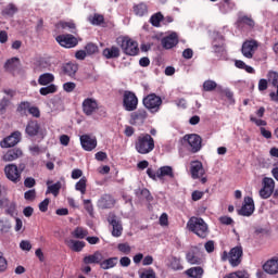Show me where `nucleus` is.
I'll list each match as a JSON object with an SVG mask.
<instances>
[{
    "instance_id": "1",
    "label": "nucleus",
    "mask_w": 278,
    "mask_h": 278,
    "mask_svg": "<svg viewBox=\"0 0 278 278\" xmlns=\"http://www.w3.org/2000/svg\"><path fill=\"white\" fill-rule=\"evenodd\" d=\"M135 149L140 155H147L155 149V140L149 134L140 135L135 141Z\"/></svg>"
},
{
    "instance_id": "2",
    "label": "nucleus",
    "mask_w": 278,
    "mask_h": 278,
    "mask_svg": "<svg viewBox=\"0 0 278 278\" xmlns=\"http://www.w3.org/2000/svg\"><path fill=\"white\" fill-rule=\"evenodd\" d=\"M189 231L195 233L198 238H207L210 233V228L207 227V223L203 220L201 217H191L187 224Z\"/></svg>"
},
{
    "instance_id": "3",
    "label": "nucleus",
    "mask_w": 278,
    "mask_h": 278,
    "mask_svg": "<svg viewBox=\"0 0 278 278\" xmlns=\"http://www.w3.org/2000/svg\"><path fill=\"white\" fill-rule=\"evenodd\" d=\"M242 254H243L242 247L237 245L232 248L229 253H227V251H224L222 255V260L224 262H227L228 260L231 266H240V264L242 263Z\"/></svg>"
},
{
    "instance_id": "4",
    "label": "nucleus",
    "mask_w": 278,
    "mask_h": 278,
    "mask_svg": "<svg viewBox=\"0 0 278 278\" xmlns=\"http://www.w3.org/2000/svg\"><path fill=\"white\" fill-rule=\"evenodd\" d=\"M117 45L126 55H136L140 51L138 42L131 40L129 37H118Z\"/></svg>"
},
{
    "instance_id": "5",
    "label": "nucleus",
    "mask_w": 278,
    "mask_h": 278,
    "mask_svg": "<svg viewBox=\"0 0 278 278\" xmlns=\"http://www.w3.org/2000/svg\"><path fill=\"white\" fill-rule=\"evenodd\" d=\"M143 105L151 114H156V112H160V108H162V98L155 93H150L143 98Z\"/></svg>"
},
{
    "instance_id": "6",
    "label": "nucleus",
    "mask_w": 278,
    "mask_h": 278,
    "mask_svg": "<svg viewBox=\"0 0 278 278\" xmlns=\"http://www.w3.org/2000/svg\"><path fill=\"white\" fill-rule=\"evenodd\" d=\"M25 166L20 165L16 166L15 164H9L4 167V175L9 181H12V184H18L21 181V175H23V169Z\"/></svg>"
},
{
    "instance_id": "7",
    "label": "nucleus",
    "mask_w": 278,
    "mask_h": 278,
    "mask_svg": "<svg viewBox=\"0 0 278 278\" xmlns=\"http://www.w3.org/2000/svg\"><path fill=\"white\" fill-rule=\"evenodd\" d=\"M123 106L126 112H134L138 109V97L132 91H124Z\"/></svg>"
},
{
    "instance_id": "8",
    "label": "nucleus",
    "mask_w": 278,
    "mask_h": 278,
    "mask_svg": "<svg viewBox=\"0 0 278 278\" xmlns=\"http://www.w3.org/2000/svg\"><path fill=\"white\" fill-rule=\"evenodd\" d=\"M275 192V180L273 178L265 177L263 179V187L260 190L261 199H270Z\"/></svg>"
},
{
    "instance_id": "9",
    "label": "nucleus",
    "mask_w": 278,
    "mask_h": 278,
    "mask_svg": "<svg viewBox=\"0 0 278 278\" xmlns=\"http://www.w3.org/2000/svg\"><path fill=\"white\" fill-rule=\"evenodd\" d=\"M108 223L112 226V236L115 238L123 236V223L114 213L109 214Z\"/></svg>"
},
{
    "instance_id": "10",
    "label": "nucleus",
    "mask_w": 278,
    "mask_h": 278,
    "mask_svg": "<svg viewBox=\"0 0 278 278\" xmlns=\"http://www.w3.org/2000/svg\"><path fill=\"white\" fill-rule=\"evenodd\" d=\"M184 140H186L190 147L191 153H199L201 151V144L203 142V139H201V136L192 134V135H186L184 137Z\"/></svg>"
},
{
    "instance_id": "11",
    "label": "nucleus",
    "mask_w": 278,
    "mask_h": 278,
    "mask_svg": "<svg viewBox=\"0 0 278 278\" xmlns=\"http://www.w3.org/2000/svg\"><path fill=\"white\" fill-rule=\"evenodd\" d=\"M253 212H255V202L253 198L245 197L241 208L238 211L239 216H253Z\"/></svg>"
},
{
    "instance_id": "12",
    "label": "nucleus",
    "mask_w": 278,
    "mask_h": 278,
    "mask_svg": "<svg viewBox=\"0 0 278 278\" xmlns=\"http://www.w3.org/2000/svg\"><path fill=\"white\" fill-rule=\"evenodd\" d=\"M257 47H260L257 41L248 40L243 42L241 53L244 58H248V60H251L253 55H255V51H257Z\"/></svg>"
},
{
    "instance_id": "13",
    "label": "nucleus",
    "mask_w": 278,
    "mask_h": 278,
    "mask_svg": "<svg viewBox=\"0 0 278 278\" xmlns=\"http://www.w3.org/2000/svg\"><path fill=\"white\" fill-rule=\"evenodd\" d=\"M203 257V252L199 247L194 245L186 255V260L189 264H201Z\"/></svg>"
},
{
    "instance_id": "14",
    "label": "nucleus",
    "mask_w": 278,
    "mask_h": 278,
    "mask_svg": "<svg viewBox=\"0 0 278 278\" xmlns=\"http://www.w3.org/2000/svg\"><path fill=\"white\" fill-rule=\"evenodd\" d=\"M56 42L65 49H73V47H77L78 43L77 38L73 35H60L56 37Z\"/></svg>"
},
{
    "instance_id": "15",
    "label": "nucleus",
    "mask_w": 278,
    "mask_h": 278,
    "mask_svg": "<svg viewBox=\"0 0 278 278\" xmlns=\"http://www.w3.org/2000/svg\"><path fill=\"white\" fill-rule=\"evenodd\" d=\"M21 142V131H14L9 137L4 138L0 146L2 149H10L12 147H16L17 143Z\"/></svg>"
},
{
    "instance_id": "16",
    "label": "nucleus",
    "mask_w": 278,
    "mask_h": 278,
    "mask_svg": "<svg viewBox=\"0 0 278 278\" xmlns=\"http://www.w3.org/2000/svg\"><path fill=\"white\" fill-rule=\"evenodd\" d=\"M99 110V103L94 98H87L83 101V112L86 116H92Z\"/></svg>"
},
{
    "instance_id": "17",
    "label": "nucleus",
    "mask_w": 278,
    "mask_h": 278,
    "mask_svg": "<svg viewBox=\"0 0 278 278\" xmlns=\"http://www.w3.org/2000/svg\"><path fill=\"white\" fill-rule=\"evenodd\" d=\"M190 173L192 179H201V177L205 175V168L203 167V163H201V161H191Z\"/></svg>"
},
{
    "instance_id": "18",
    "label": "nucleus",
    "mask_w": 278,
    "mask_h": 278,
    "mask_svg": "<svg viewBox=\"0 0 278 278\" xmlns=\"http://www.w3.org/2000/svg\"><path fill=\"white\" fill-rule=\"evenodd\" d=\"M166 178L175 179V172L173 170V167L168 165L162 166L157 169V179H160L162 184L166 182Z\"/></svg>"
},
{
    "instance_id": "19",
    "label": "nucleus",
    "mask_w": 278,
    "mask_h": 278,
    "mask_svg": "<svg viewBox=\"0 0 278 278\" xmlns=\"http://www.w3.org/2000/svg\"><path fill=\"white\" fill-rule=\"evenodd\" d=\"M80 144L84 151H93V149H97V137L83 135L80 136Z\"/></svg>"
},
{
    "instance_id": "20",
    "label": "nucleus",
    "mask_w": 278,
    "mask_h": 278,
    "mask_svg": "<svg viewBox=\"0 0 278 278\" xmlns=\"http://www.w3.org/2000/svg\"><path fill=\"white\" fill-rule=\"evenodd\" d=\"M148 116L149 114L143 109L132 112L130 115V125H144Z\"/></svg>"
},
{
    "instance_id": "21",
    "label": "nucleus",
    "mask_w": 278,
    "mask_h": 278,
    "mask_svg": "<svg viewBox=\"0 0 278 278\" xmlns=\"http://www.w3.org/2000/svg\"><path fill=\"white\" fill-rule=\"evenodd\" d=\"M263 270L267 273V275H278V257L275 256L266 261L263 265Z\"/></svg>"
},
{
    "instance_id": "22",
    "label": "nucleus",
    "mask_w": 278,
    "mask_h": 278,
    "mask_svg": "<svg viewBox=\"0 0 278 278\" xmlns=\"http://www.w3.org/2000/svg\"><path fill=\"white\" fill-rule=\"evenodd\" d=\"M116 203V200L110 194H104L98 200V207L100 210H112Z\"/></svg>"
},
{
    "instance_id": "23",
    "label": "nucleus",
    "mask_w": 278,
    "mask_h": 278,
    "mask_svg": "<svg viewBox=\"0 0 278 278\" xmlns=\"http://www.w3.org/2000/svg\"><path fill=\"white\" fill-rule=\"evenodd\" d=\"M268 81L270 85H273L275 88H277L276 92H270L269 97L271 101H275L278 103V73L277 72H269L268 73Z\"/></svg>"
},
{
    "instance_id": "24",
    "label": "nucleus",
    "mask_w": 278,
    "mask_h": 278,
    "mask_svg": "<svg viewBox=\"0 0 278 278\" xmlns=\"http://www.w3.org/2000/svg\"><path fill=\"white\" fill-rule=\"evenodd\" d=\"M162 47L164 49H173V47H177L179 43V38L177 37V33H173L162 39Z\"/></svg>"
},
{
    "instance_id": "25",
    "label": "nucleus",
    "mask_w": 278,
    "mask_h": 278,
    "mask_svg": "<svg viewBox=\"0 0 278 278\" xmlns=\"http://www.w3.org/2000/svg\"><path fill=\"white\" fill-rule=\"evenodd\" d=\"M38 131H40V124H38V121H29L25 129L27 136H38Z\"/></svg>"
},
{
    "instance_id": "26",
    "label": "nucleus",
    "mask_w": 278,
    "mask_h": 278,
    "mask_svg": "<svg viewBox=\"0 0 278 278\" xmlns=\"http://www.w3.org/2000/svg\"><path fill=\"white\" fill-rule=\"evenodd\" d=\"M20 65L21 60L18 58H11L7 60V62L4 63V71H7L8 73H14V71H16V68H18Z\"/></svg>"
},
{
    "instance_id": "27",
    "label": "nucleus",
    "mask_w": 278,
    "mask_h": 278,
    "mask_svg": "<svg viewBox=\"0 0 278 278\" xmlns=\"http://www.w3.org/2000/svg\"><path fill=\"white\" fill-rule=\"evenodd\" d=\"M103 55L106 60H114L116 58H121V49L116 46H112L111 48H105L103 50Z\"/></svg>"
},
{
    "instance_id": "28",
    "label": "nucleus",
    "mask_w": 278,
    "mask_h": 278,
    "mask_svg": "<svg viewBox=\"0 0 278 278\" xmlns=\"http://www.w3.org/2000/svg\"><path fill=\"white\" fill-rule=\"evenodd\" d=\"M51 184H53V180L47 181L48 189L46 194H53V197H58V194H60V190H62V182L58 181L53 185Z\"/></svg>"
},
{
    "instance_id": "29",
    "label": "nucleus",
    "mask_w": 278,
    "mask_h": 278,
    "mask_svg": "<svg viewBox=\"0 0 278 278\" xmlns=\"http://www.w3.org/2000/svg\"><path fill=\"white\" fill-rule=\"evenodd\" d=\"M23 155V151L21 149H12L9 150L4 155H3V161L4 162H14V160H18Z\"/></svg>"
},
{
    "instance_id": "30",
    "label": "nucleus",
    "mask_w": 278,
    "mask_h": 278,
    "mask_svg": "<svg viewBox=\"0 0 278 278\" xmlns=\"http://www.w3.org/2000/svg\"><path fill=\"white\" fill-rule=\"evenodd\" d=\"M55 81V76L51 73L41 74L38 78L39 86H49V84H53Z\"/></svg>"
},
{
    "instance_id": "31",
    "label": "nucleus",
    "mask_w": 278,
    "mask_h": 278,
    "mask_svg": "<svg viewBox=\"0 0 278 278\" xmlns=\"http://www.w3.org/2000/svg\"><path fill=\"white\" fill-rule=\"evenodd\" d=\"M79 67L77 66V64L74 63H66L62 67L63 73L65 75H68V77H75V73H77Z\"/></svg>"
},
{
    "instance_id": "32",
    "label": "nucleus",
    "mask_w": 278,
    "mask_h": 278,
    "mask_svg": "<svg viewBox=\"0 0 278 278\" xmlns=\"http://www.w3.org/2000/svg\"><path fill=\"white\" fill-rule=\"evenodd\" d=\"M134 12L136 16H146V14H149V7L147 3L141 2L134 7Z\"/></svg>"
},
{
    "instance_id": "33",
    "label": "nucleus",
    "mask_w": 278,
    "mask_h": 278,
    "mask_svg": "<svg viewBox=\"0 0 278 278\" xmlns=\"http://www.w3.org/2000/svg\"><path fill=\"white\" fill-rule=\"evenodd\" d=\"M116 262H118V257H111V258L102 261L100 263V267L103 270H110V268H114V266H116Z\"/></svg>"
},
{
    "instance_id": "34",
    "label": "nucleus",
    "mask_w": 278,
    "mask_h": 278,
    "mask_svg": "<svg viewBox=\"0 0 278 278\" xmlns=\"http://www.w3.org/2000/svg\"><path fill=\"white\" fill-rule=\"evenodd\" d=\"M18 12V8L14 3H9L4 9L2 10V16H14Z\"/></svg>"
},
{
    "instance_id": "35",
    "label": "nucleus",
    "mask_w": 278,
    "mask_h": 278,
    "mask_svg": "<svg viewBox=\"0 0 278 278\" xmlns=\"http://www.w3.org/2000/svg\"><path fill=\"white\" fill-rule=\"evenodd\" d=\"M73 238H77L78 240H84V238H87L88 236V230L84 227H76L72 231Z\"/></svg>"
},
{
    "instance_id": "36",
    "label": "nucleus",
    "mask_w": 278,
    "mask_h": 278,
    "mask_svg": "<svg viewBox=\"0 0 278 278\" xmlns=\"http://www.w3.org/2000/svg\"><path fill=\"white\" fill-rule=\"evenodd\" d=\"M218 40V42H216V40L213 41V49L215 53H217V55H220V53L225 51V41L223 39V36H219Z\"/></svg>"
},
{
    "instance_id": "37",
    "label": "nucleus",
    "mask_w": 278,
    "mask_h": 278,
    "mask_svg": "<svg viewBox=\"0 0 278 278\" xmlns=\"http://www.w3.org/2000/svg\"><path fill=\"white\" fill-rule=\"evenodd\" d=\"M186 274L188 275V277L191 278H202L203 269L202 267H191L186 271Z\"/></svg>"
},
{
    "instance_id": "38",
    "label": "nucleus",
    "mask_w": 278,
    "mask_h": 278,
    "mask_svg": "<svg viewBox=\"0 0 278 278\" xmlns=\"http://www.w3.org/2000/svg\"><path fill=\"white\" fill-rule=\"evenodd\" d=\"M84 262L85 264H99V262H101V253L96 252L91 255L85 256Z\"/></svg>"
},
{
    "instance_id": "39",
    "label": "nucleus",
    "mask_w": 278,
    "mask_h": 278,
    "mask_svg": "<svg viewBox=\"0 0 278 278\" xmlns=\"http://www.w3.org/2000/svg\"><path fill=\"white\" fill-rule=\"evenodd\" d=\"M59 27L61 29H67L71 34H77V26L73 22H60Z\"/></svg>"
},
{
    "instance_id": "40",
    "label": "nucleus",
    "mask_w": 278,
    "mask_h": 278,
    "mask_svg": "<svg viewBox=\"0 0 278 278\" xmlns=\"http://www.w3.org/2000/svg\"><path fill=\"white\" fill-rule=\"evenodd\" d=\"M54 92H58V87L53 84L48 85L47 87H42L39 90V93L42 97H47V94H53Z\"/></svg>"
},
{
    "instance_id": "41",
    "label": "nucleus",
    "mask_w": 278,
    "mask_h": 278,
    "mask_svg": "<svg viewBox=\"0 0 278 278\" xmlns=\"http://www.w3.org/2000/svg\"><path fill=\"white\" fill-rule=\"evenodd\" d=\"M216 88H218V84L212 79L205 80L203 83L204 92H213V90H216Z\"/></svg>"
},
{
    "instance_id": "42",
    "label": "nucleus",
    "mask_w": 278,
    "mask_h": 278,
    "mask_svg": "<svg viewBox=\"0 0 278 278\" xmlns=\"http://www.w3.org/2000/svg\"><path fill=\"white\" fill-rule=\"evenodd\" d=\"M5 214H8L9 216H12L14 218V216H18V210H16V202H10L7 205L5 208Z\"/></svg>"
},
{
    "instance_id": "43",
    "label": "nucleus",
    "mask_w": 278,
    "mask_h": 278,
    "mask_svg": "<svg viewBox=\"0 0 278 278\" xmlns=\"http://www.w3.org/2000/svg\"><path fill=\"white\" fill-rule=\"evenodd\" d=\"M238 23L240 25H247L248 27H251V28L255 27V21H253V18L247 15L240 16L238 18Z\"/></svg>"
},
{
    "instance_id": "44",
    "label": "nucleus",
    "mask_w": 278,
    "mask_h": 278,
    "mask_svg": "<svg viewBox=\"0 0 278 278\" xmlns=\"http://www.w3.org/2000/svg\"><path fill=\"white\" fill-rule=\"evenodd\" d=\"M87 181L88 180L86 179V177L80 178L79 181L76 182V185H75V190H77L81 194H86V184H87Z\"/></svg>"
},
{
    "instance_id": "45",
    "label": "nucleus",
    "mask_w": 278,
    "mask_h": 278,
    "mask_svg": "<svg viewBox=\"0 0 278 278\" xmlns=\"http://www.w3.org/2000/svg\"><path fill=\"white\" fill-rule=\"evenodd\" d=\"M163 20H164V15H162V13L159 12L151 16L150 23L151 25H153V27H160V23H162Z\"/></svg>"
},
{
    "instance_id": "46",
    "label": "nucleus",
    "mask_w": 278,
    "mask_h": 278,
    "mask_svg": "<svg viewBox=\"0 0 278 278\" xmlns=\"http://www.w3.org/2000/svg\"><path fill=\"white\" fill-rule=\"evenodd\" d=\"M88 21L91 23V25H101L105 18L103 15L96 13L93 16H89Z\"/></svg>"
},
{
    "instance_id": "47",
    "label": "nucleus",
    "mask_w": 278,
    "mask_h": 278,
    "mask_svg": "<svg viewBox=\"0 0 278 278\" xmlns=\"http://www.w3.org/2000/svg\"><path fill=\"white\" fill-rule=\"evenodd\" d=\"M139 198L143 199L148 203H151V201H153V195H151V191H149V189H141Z\"/></svg>"
},
{
    "instance_id": "48",
    "label": "nucleus",
    "mask_w": 278,
    "mask_h": 278,
    "mask_svg": "<svg viewBox=\"0 0 278 278\" xmlns=\"http://www.w3.org/2000/svg\"><path fill=\"white\" fill-rule=\"evenodd\" d=\"M0 225H1L0 231L2 233H8V231L12 229V224L8 219H0Z\"/></svg>"
},
{
    "instance_id": "49",
    "label": "nucleus",
    "mask_w": 278,
    "mask_h": 278,
    "mask_svg": "<svg viewBox=\"0 0 278 278\" xmlns=\"http://www.w3.org/2000/svg\"><path fill=\"white\" fill-rule=\"evenodd\" d=\"M85 51H86L87 55H94V53H97L99 51V47H97V45H94V43H88L85 47Z\"/></svg>"
},
{
    "instance_id": "50",
    "label": "nucleus",
    "mask_w": 278,
    "mask_h": 278,
    "mask_svg": "<svg viewBox=\"0 0 278 278\" xmlns=\"http://www.w3.org/2000/svg\"><path fill=\"white\" fill-rule=\"evenodd\" d=\"M25 201H36V189H30L24 193Z\"/></svg>"
},
{
    "instance_id": "51",
    "label": "nucleus",
    "mask_w": 278,
    "mask_h": 278,
    "mask_svg": "<svg viewBox=\"0 0 278 278\" xmlns=\"http://www.w3.org/2000/svg\"><path fill=\"white\" fill-rule=\"evenodd\" d=\"M117 250L123 253V255H129V253H131V247H129V244H118Z\"/></svg>"
},
{
    "instance_id": "52",
    "label": "nucleus",
    "mask_w": 278,
    "mask_h": 278,
    "mask_svg": "<svg viewBox=\"0 0 278 278\" xmlns=\"http://www.w3.org/2000/svg\"><path fill=\"white\" fill-rule=\"evenodd\" d=\"M8 270V260L3 257V252H0V273Z\"/></svg>"
},
{
    "instance_id": "53",
    "label": "nucleus",
    "mask_w": 278,
    "mask_h": 278,
    "mask_svg": "<svg viewBox=\"0 0 278 278\" xmlns=\"http://www.w3.org/2000/svg\"><path fill=\"white\" fill-rule=\"evenodd\" d=\"M140 278H155V270L153 268L146 269L140 274Z\"/></svg>"
},
{
    "instance_id": "54",
    "label": "nucleus",
    "mask_w": 278,
    "mask_h": 278,
    "mask_svg": "<svg viewBox=\"0 0 278 278\" xmlns=\"http://www.w3.org/2000/svg\"><path fill=\"white\" fill-rule=\"evenodd\" d=\"M10 105V100L8 98H2L0 101V112L1 114H5V110Z\"/></svg>"
},
{
    "instance_id": "55",
    "label": "nucleus",
    "mask_w": 278,
    "mask_h": 278,
    "mask_svg": "<svg viewBox=\"0 0 278 278\" xmlns=\"http://www.w3.org/2000/svg\"><path fill=\"white\" fill-rule=\"evenodd\" d=\"M218 90L219 92H222V94H225V97H227V99L229 101H232L233 102V92H231V90L229 89H223L222 86H218Z\"/></svg>"
},
{
    "instance_id": "56",
    "label": "nucleus",
    "mask_w": 278,
    "mask_h": 278,
    "mask_svg": "<svg viewBox=\"0 0 278 278\" xmlns=\"http://www.w3.org/2000/svg\"><path fill=\"white\" fill-rule=\"evenodd\" d=\"M49 203H51V200L49 198H46L42 202H40L39 203L40 212H47V210H49Z\"/></svg>"
},
{
    "instance_id": "57",
    "label": "nucleus",
    "mask_w": 278,
    "mask_h": 278,
    "mask_svg": "<svg viewBox=\"0 0 278 278\" xmlns=\"http://www.w3.org/2000/svg\"><path fill=\"white\" fill-rule=\"evenodd\" d=\"M75 88H77V85L75 83L70 81V83L63 84V90H65V92H73Z\"/></svg>"
},
{
    "instance_id": "58",
    "label": "nucleus",
    "mask_w": 278,
    "mask_h": 278,
    "mask_svg": "<svg viewBox=\"0 0 278 278\" xmlns=\"http://www.w3.org/2000/svg\"><path fill=\"white\" fill-rule=\"evenodd\" d=\"M170 266H172L173 270H184V266L177 258H174L172 261Z\"/></svg>"
},
{
    "instance_id": "59",
    "label": "nucleus",
    "mask_w": 278,
    "mask_h": 278,
    "mask_svg": "<svg viewBox=\"0 0 278 278\" xmlns=\"http://www.w3.org/2000/svg\"><path fill=\"white\" fill-rule=\"evenodd\" d=\"M24 186L25 188H34V186H36V179L33 177L25 178Z\"/></svg>"
},
{
    "instance_id": "60",
    "label": "nucleus",
    "mask_w": 278,
    "mask_h": 278,
    "mask_svg": "<svg viewBox=\"0 0 278 278\" xmlns=\"http://www.w3.org/2000/svg\"><path fill=\"white\" fill-rule=\"evenodd\" d=\"M219 223L222 225H233V218H231L229 216H222V217H219Z\"/></svg>"
},
{
    "instance_id": "61",
    "label": "nucleus",
    "mask_w": 278,
    "mask_h": 278,
    "mask_svg": "<svg viewBox=\"0 0 278 278\" xmlns=\"http://www.w3.org/2000/svg\"><path fill=\"white\" fill-rule=\"evenodd\" d=\"M85 210L92 216V212H94V208L92 207V203L90 200H84Z\"/></svg>"
},
{
    "instance_id": "62",
    "label": "nucleus",
    "mask_w": 278,
    "mask_h": 278,
    "mask_svg": "<svg viewBox=\"0 0 278 278\" xmlns=\"http://www.w3.org/2000/svg\"><path fill=\"white\" fill-rule=\"evenodd\" d=\"M119 264H121V266L127 268L128 266H131V258H130V257H127V256H123V257L119 260Z\"/></svg>"
},
{
    "instance_id": "63",
    "label": "nucleus",
    "mask_w": 278,
    "mask_h": 278,
    "mask_svg": "<svg viewBox=\"0 0 278 278\" xmlns=\"http://www.w3.org/2000/svg\"><path fill=\"white\" fill-rule=\"evenodd\" d=\"M29 114H31V116H35V118H40V110L36 106H30L28 109Z\"/></svg>"
},
{
    "instance_id": "64",
    "label": "nucleus",
    "mask_w": 278,
    "mask_h": 278,
    "mask_svg": "<svg viewBox=\"0 0 278 278\" xmlns=\"http://www.w3.org/2000/svg\"><path fill=\"white\" fill-rule=\"evenodd\" d=\"M108 157V153L100 151L96 153V160L98 162H105V159Z\"/></svg>"
}]
</instances>
